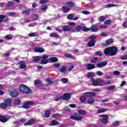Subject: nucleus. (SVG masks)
<instances>
[{"mask_svg": "<svg viewBox=\"0 0 127 127\" xmlns=\"http://www.w3.org/2000/svg\"><path fill=\"white\" fill-rule=\"evenodd\" d=\"M105 55H109V56H115L118 53V47L112 46L105 48L103 51Z\"/></svg>", "mask_w": 127, "mask_h": 127, "instance_id": "f257e3e1", "label": "nucleus"}, {"mask_svg": "<svg viewBox=\"0 0 127 127\" xmlns=\"http://www.w3.org/2000/svg\"><path fill=\"white\" fill-rule=\"evenodd\" d=\"M76 25V23L74 22H71L68 23V25H64L62 27L63 31H72V32H77V30L76 29H73V27Z\"/></svg>", "mask_w": 127, "mask_h": 127, "instance_id": "f03ea898", "label": "nucleus"}, {"mask_svg": "<svg viewBox=\"0 0 127 127\" xmlns=\"http://www.w3.org/2000/svg\"><path fill=\"white\" fill-rule=\"evenodd\" d=\"M19 90L23 95H28V94L32 93V90L24 84H21Z\"/></svg>", "mask_w": 127, "mask_h": 127, "instance_id": "7ed1b4c3", "label": "nucleus"}, {"mask_svg": "<svg viewBox=\"0 0 127 127\" xmlns=\"http://www.w3.org/2000/svg\"><path fill=\"white\" fill-rule=\"evenodd\" d=\"M4 103H1L0 105V108L1 109H6L7 107H9L11 106V99L10 98H8V99H5L4 100Z\"/></svg>", "mask_w": 127, "mask_h": 127, "instance_id": "20e7f679", "label": "nucleus"}, {"mask_svg": "<svg viewBox=\"0 0 127 127\" xmlns=\"http://www.w3.org/2000/svg\"><path fill=\"white\" fill-rule=\"evenodd\" d=\"M89 39L90 40V41L87 43V46L88 47H94L96 44V39H97V36H91L89 37Z\"/></svg>", "mask_w": 127, "mask_h": 127, "instance_id": "39448f33", "label": "nucleus"}, {"mask_svg": "<svg viewBox=\"0 0 127 127\" xmlns=\"http://www.w3.org/2000/svg\"><path fill=\"white\" fill-rule=\"evenodd\" d=\"M104 85V80L101 79H97L93 81L92 85L97 87V86H103Z\"/></svg>", "mask_w": 127, "mask_h": 127, "instance_id": "423d86ee", "label": "nucleus"}, {"mask_svg": "<svg viewBox=\"0 0 127 127\" xmlns=\"http://www.w3.org/2000/svg\"><path fill=\"white\" fill-rule=\"evenodd\" d=\"M32 105H34V102L32 101H26L24 103V105L22 106V108L23 109H29L30 108V106H32Z\"/></svg>", "mask_w": 127, "mask_h": 127, "instance_id": "0eeeda50", "label": "nucleus"}, {"mask_svg": "<svg viewBox=\"0 0 127 127\" xmlns=\"http://www.w3.org/2000/svg\"><path fill=\"white\" fill-rule=\"evenodd\" d=\"M100 117L103 118L102 119L100 120V122L102 124H107L109 122V116L107 115H101Z\"/></svg>", "mask_w": 127, "mask_h": 127, "instance_id": "6e6552de", "label": "nucleus"}, {"mask_svg": "<svg viewBox=\"0 0 127 127\" xmlns=\"http://www.w3.org/2000/svg\"><path fill=\"white\" fill-rule=\"evenodd\" d=\"M61 98L64 101H69L71 98V94L69 93H64L63 96H61Z\"/></svg>", "mask_w": 127, "mask_h": 127, "instance_id": "1a4fd4ad", "label": "nucleus"}, {"mask_svg": "<svg viewBox=\"0 0 127 127\" xmlns=\"http://www.w3.org/2000/svg\"><path fill=\"white\" fill-rule=\"evenodd\" d=\"M98 29L99 28H98V27H97V25H93L91 26L89 28V30H90V31H91L92 32H97Z\"/></svg>", "mask_w": 127, "mask_h": 127, "instance_id": "9d476101", "label": "nucleus"}, {"mask_svg": "<svg viewBox=\"0 0 127 127\" xmlns=\"http://www.w3.org/2000/svg\"><path fill=\"white\" fill-rule=\"evenodd\" d=\"M108 62H102V63L97 64H96L97 68H102V67H105L106 65H107Z\"/></svg>", "mask_w": 127, "mask_h": 127, "instance_id": "9b49d317", "label": "nucleus"}, {"mask_svg": "<svg viewBox=\"0 0 127 127\" xmlns=\"http://www.w3.org/2000/svg\"><path fill=\"white\" fill-rule=\"evenodd\" d=\"M60 125V123L56 120L52 121L51 123L49 124V126L50 127H53L55 126H59Z\"/></svg>", "mask_w": 127, "mask_h": 127, "instance_id": "f8f14e48", "label": "nucleus"}, {"mask_svg": "<svg viewBox=\"0 0 127 127\" xmlns=\"http://www.w3.org/2000/svg\"><path fill=\"white\" fill-rule=\"evenodd\" d=\"M70 119H72V120H74V121H82L83 120V117H79V116H70Z\"/></svg>", "mask_w": 127, "mask_h": 127, "instance_id": "ddd939ff", "label": "nucleus"}, {"mask_svg": "<svg viewBox=\"0 0 127 127\" xmlns=\"http://www.w3.org/2000/svg\"><path fill=\"white\" fill-rule=\"evenodd\" d=\"M8 121V118L5 117L3 115H0V122L1 123H6Z\"/></svg>", "mask_w": 127, "mask_h": 127, "instance_id": "4468645a", "label": "nucleus"}, {"mask_svg": "<svg viewBox=\"0 0 127 127\" xmlns=\"http://www.w3.org/2000/svg\"><path fill=\"white\" fill-rule=\"evenodd\" d=\"M35 120H34V119H31L27 122H26L24 124V126H30L31 125H33V124H35Z\"/></svg>", "mask_w": 127, "mask_h": 127, "instance_id": "2eb2a0df", "label": "nucleus"}, {"mask_svg": "<svg viewBox=\"0 0 127 127\" xmlns=\"http://www.w3.org/2000/svg\"><path fill=\"white\" fill-rule=\"evenodd\" d=\"M62 11L64 13H68L70 11V8L66 6H63L62 8Z\"/></svg>", "mask_w": 127, "mask_h": 127, "instance_id": "dca6fc26", "label": "nucleus"}, {"mask_svg": "<svg viewBox=\"0 0 127 127\" xmlns=\"http://www.w3.org/2000/svg\"><path fill=\"white\" fill-rule=\"evenodd\" d=\"M113 42H114V41H113V39H109L105 41V43L103 44V46H109V45H110V44H112Z\"/></svg>", "mask_w": 127, "mask_h": 127, "instance_id": "f3484780", "label": "nucleus"}, {"mask_svg": "<svg viewBox=\"0 0 127 127\" xmlns=\"http://www.w3.org/2000/svg\"><path fill=\"white\" fill-rule=\"evenodd\" d=\"M18 64L19 65H20L19 68H20L21 69H24L26 67V65L24 64V61H23L19 62Z\"/></svg>", "mask_w": 127, "mask_h": 127, "instance_id": "a211bd4d", "label": "nucleus"}, {"mask_svg": "<svg viewBox=\"0 0 127 127\" xmlns=\"http://www.w3.org/2000/svg\"><path fill=\"white\" fill-rule=\"evenodd\" d=\"M45 50L43 48L37 47L35 48V52H36V53H38V52H40V53H43Z\"/></svg>", "mask_w": 127, "mask_h": 127, "instance_id": "6ab92c4d", "label": "nucleus"}, {"mask_svg": "<svg viewBox=\"0 0 127 127\" xmlns=\"http://www.w3.org/2000/svg\"><path fill=\"white\" fill-rule=\"evenodd\" d=\"M95 68H96V66L94 64H88L87 65V69H88V70H92L95 69Z\"/></svg>", "mask_w": 127, "mask_h": 127, "instance_id": "aec40b11", "label": "nucleus"}, {"mask_svg": "<svg viewBox=\"0 0 127 127\" xmlns=\"http://www.w3.org/2000/svg\"><path fill=\"white\" fill-rule=\"evenodd\" d=\"M10 96L11 98H16L18 96V93L16 91H12L10 92Z\"/></svg>", "mask_w": 127, "mask_h": 127, "instance_id": "412c9836", "label": "nucleus"}, {"mask_svg": "<svg viewBox=\"0 0 127 127\" xmlns=\"http://www.w3.org/2000/svg\"><path fill=\"white\" fill-rule=\"evenodd\" d=\"M64 56L65 58H67V59H75V57L72 55H69L67 53H65L64 55Z\"/></svg>", "mask_w": 127, "mask_h": 127, "instance_id": "4be33fe9", "label": "nucleus"}, {"mask_svg": "<svg viewBox=\"0 0 127 127\" xmlns=\"http://www.w3.org/2000/svg\"><path fill=\"white\" fill-rule=\"evenodd\" d=\"M31 10V9L29 8L27 10H24L22 11V13L23 14H26V15H29L30 14V11Z\"/></svg>", "mask_w": 127, "mask_h": 127, "instance_id": "5701e85b", "label": "nucleus"}, {"mask_svg": "<svg viewBox=\"0 0 127 127\" xmlns=\"http://www.w3.org/2000/svg\"><path fill=\"white\" fill-rule=\"evenodd\" d=\"M108 109L107 108H101L98 109L97 113L98 114H102V113H105V112H107Z\"/></svg>", "mask_w": 127, "mask_h": 127, "instance_id": "b1692460", "label": "nucleus"}, {"mask_svg": "<svg viewBox=\"0 0 127 127\" xmlns=\"http://www.w3.org/2000/svg\"><path fill=\"white\" fill-rule=\"evenodd\" d=\"M49 60L54 63H55V62H58V59L56 57H51L49 58Z\"/></svg>", "mask_w": 127, "mask_h": 127, "instance_id": "393cba45", "label": "nucleus"}, {"mask_svg": "<svg viewBox=\"0 0 127 127\" xmlns=\"http://www.w3.org/2000/svg\"><path fill=\"white\" fill-rule=\"evenodd\" d=\"M66 4H67V5H68V6H70L71 7H74V6H76L75 3H74V2H72V1L67 2Z\"/></svg>", "mask_w": 127, "mask_h": 127, "instance_id": "a878e982", "label": "nucleus"}, {"mask_svg": "<svg viewBox=\"0 0 127 127\" xmlns=\"http://www.w3.org/2000/svg\"><path fill=\"white\" fill-rule=\"evenodd\" d=\"M20 103H21V101L20 99L14 100L13 105L15 106H18V105L20 104Z\"/></svg>", "mask_w": 127, "mask_h": 127, "instance_id": "bb28decb", "label": "nucleus"}, {"mask_svg": "<svg viewBox=\"0 0 127 127\" xmlns=\"http://www.w3.org/2000/svg\"><path fill=\"white\" fill-rule=\"evenodd\" d=\"M45 116H46V118H49L50 117V115H51V111L50 110L46 111L45 113Z\"/></svg>", "mask_w": 127, "mask_h": 127, "instance_id": "cd10ccee", "label": "nucleus"}, {"mask_svg": "<svg viewBox=\"0 0 127 127\" xmlns=\"http://www.w3.org/2000/svg\"><path fill=\"white\" fill-rule=\"evenodd\" d=\"M50 36H51V37H54V38H58V37H59V35L57 33H51L50 34Z\"/></svg>", "mask_w": 127, "mask_h": 127, "instance_id": "c85d7f7f", "label": "nucleus"}, {"mask_svg": "<svg viewBox=\"0 0 127 127\" xmlns=\"http://www.w3.org/2000/svg\"><path fill=\"white\" fill-rule=\"evenodd\" d=\"M41 57L36 56L33 58V62H37V61H39V60H41Z\"/></svg>", "mask_w": 127, "mask_h": 127, "instance_id": "c756f323", "label": "nucleus"}, {"mask_svg": "<svg viewBox=\"0 0 127 127\" xmlns=\"http://www.w3.org/2000/svg\"><path fill=\"white\" fill-rule=\"evenodd\" d=\"M75 29L76 30V32H80L82 29V27L81 25L77 26L75 27Z\"/></svg>", "mask_w": 127, "mask_h": 127, "instance_id": "7c9ffc66", "label": "nucleus"}, {"mask_svg": "<svg viewBox=\"0 0 127 127\" xmlns=\"http://www.w3.org/2000/svg\"><path fill=\"white\" fill-rule=\"evenodd\" d=\"M99 59L98 58H93L92 59L90 60V63H97V61Z\"/></svg>", "mask_w": 127, "mask_h": 127, "instance_id": "2f4dec72", "label": "nucleus"}, {"mask_svg": "<svg viewBox=\"0 0 127 127\" xmlns=\"http://www.w3.org/2000/svg\"><path fill=\"white\" fill-rule=\"evenodd\" d=\"M13 5V2L11 1H9L7 2L6 6V7H10V6H12Z\"/></svg>", "mask_w": 127, "mask_h": 127, "instance_id": "473e14b6", "label": "nucleus"}, {"mask_svg": "<svg viewBox=\"0 0 127 127\" xmlns=\"http://www.w3.org/2000/svg\"><path fill=\"white\" fill-rule=\"evenodd\" d=\"M77 113L79 115H86V111H85V110H78Z\"/></svg>", "mask_w": 127, "mask_h": 127, "instance_id": "72a5a7b5", "label": "nucleus"}, {"mask_svg": "<svg viewBox=\"0 0 127 127\" xmlns=\"http://www.w3.org/2000/svg\"><path fill=\"white\" fill-rule=\"evenodd\" d=\"M95 102V99L93 97H90L88 100V103L89 104H93Z\"/></svg>", "mask_w": 127, "mask_h": 127, "instance_id": "f704fd0d", "label": "nucleus"}, {"mask_svg": "<svg viewBox=\"0 0 127 127\" xmlns=\"http://www.w3.org/2000/svg\"><path fill=\"white\" fill-rule=\"evenodd\" d=\"M5 17H6V16L4 15H0V24L1 22H3V18H5Z\"/></svg>", "mask_w": 127, "mask_h": 127, "instance_id": "c9c22d12", "label": "nucleus"}, {"mask_svg": "<svg viewBox=\"0 0 127 127\" xmlns=\"http://www.w3.org/2000/svg\"><path fill=\"white\" fill-rule=\"evenodd\" d=\"M48 62H49L48 59H43V60L41 61L40 64H42V65H44V64H47Z\"/></svg>", "mask_w": 127, "mask_h": 127, "instance_id": "e433bc0d", "label": "nucleus"}, {"mask_svg": "<svg viewBox=\"0 0 127 127\" xmlns=\"http://www.w3.org/2000/svg\"><path fill=\"white\" fill-rule=\"evenodd\" d=\"M66 70H67L66 67L62 66V68L60 69V71L61 72V73H65Z\"/></svg>", "mask_w": 127, "mask_h": 127, "instance_id": "4c0bfd02", "label": "nucleus"}, {"mask_svg": "<svg viewBox=\"0 0 127 127\" xmlns=\"http://www.w3.org/2000/svg\"><path fill=\"white\" fill-rule=\"evenodd\" d=\"M80 101L81 103H85L86 101H87V99L85 97V96H81L80 98Z\"/></svg>", "mask_w": 127, "mask_h": 127, "instance_id": "58836bf2", "label": "nucleus"}, {"mask_svg": "<svg viewBox=\"0 0 127 127\" xmlns=\"http://www.w3.org/2000/svg\"><path fill=\"white\" fill-rule=\"evenodd\" d=\"M82 31H84V32H87V31H89L90 28H87V27L83 26L82 27Z\"/></svg>", "mask_w": 127, "mask_h": 127, "instance_id": "ea45409f", "label": "nucleus"}, {"mask_svg": "<svg viewBox=\"0 0 127 127\" xmlns=\"http://www.w3.org/2000/svg\"><path fill=\"white\" fill-rule=\"evenodd\" d=\"M61 117V115L59 114H54L52 115V118H60Z\"/></svg>", "mask_w": 127, "mask_h": 127, "instance_id": "a19ab883", "label": "nucleus"}, {"mask_svg": "<svg viewBox=\"0 0 127 127\" xmlns=\"http://www.w3.org/2000/svg\"><path fill=\"white\" fill-rule=\"evenodd\" d=\"M95 76V73L94 72H89L87 74V78H90V77H94Z\"/></svg>", "mask_w": 127, "mask_h": 127, "instance_id": "79ce46f5", "label": "nucleus"}, {"mask_svg": "<svg viewBox=\"0 0 127 127\" xmlns=\"http://www.w3.org/2000/svg\"><path fill=\"white\" fill-rule=\"evenodd\" d=\"M112 23V20H106L104 22V24L106 25L111 24Z\"/></svg>", "mask_w": 127, "mask_h": 127, "instance_id": "37998d69", "label": "nucleus"}, {"mask_svg": "<svg viewBox=\"0 0 127 127\" xmlns=\"http://www.w3.org/2000/svg\"><path fill=\"white\" fill-rule=\"evenodd\" d=\"M13 38V37L10 35H7L5 37V39H6L7 40H10V39H12Z\"/></svg>", "mask_w": 127, "mask_h": 127, "instance_id": "c03bdc74", "label": "nucleus"}, {"mask_svg": "<svg viewBox=\"0 0 127 127\" xmlns=\"http://www.w3.org/2000/svg\"><path fill=\"white\" fill-rule=\"evenodd\" d=\"M96 56H103V53L101 51H97L95 53Z\"/></svg>", "mask_w": 127, "mask_h": 127, "instance_id": "a18cd8bd", "label": "nucleus"}, {"mask_svg": "<svg viewBox=\"0 0 127 127\" xmlns=\"http://www.w3.org/2000/svg\"><path fill=\"white\" fill-rule=\"evenodd\" d=\"M42 83V81L41 80H39L38 79H36L35 80L34 82V85H37V84H39V85H40Z\"/></svg>", "mask_w": 127, "mask_h": 127, "instance_id": "49530a36", "label": "nucleus"}, {"mask_svg": "<svg viewBox=\"0 0 127 127\" xmlns=\"http://www.w3.org/2000/svg\"><path fill=\"white\" fill-rule=\"evenodd\" d=\"M62 82H63L64 84H66V83H68V79L66 78H63L61 79Z\"/></svg>", "mask_w": 127, "mask_h": 127, "instance_id": "de8ad7c7", "label": "nucleus"}, {"mask_svg": "<svg viewBox=\"0 0 127 127\" xmlns=\"http://www.w3.org/2000/svg\"><path fill=\"white\" fill-rule=\"evenodd\" d=\"M46 81L48 84H54V81H52L50 78H46Z\"/></svg>", "mask_w": 127, "mask_h": 127, "instance_id": "09e8293b", "label": "nucleus"}, {"mask_svg": "<svg viewBox=\"0 0 127 127\" xmlns=\"http://www.w3.org/2000/svg\"><path fill=\"white\" fill-rule=\"evenodd\" d=\"M47 8H48V7L46 5H43L41 7V10H46Z\"/></svg>", "mask_w": 127, "mask_h": 127, "instance_id": "8fccbe9b", "label": "nucleus"}, {"mask_svg": "<svg viewBox=\"0 0 127 127\" xmlns=\"http://www.w3.org/2000/svg\"><path fill=\"white\" fill-rule=\"evenodd\" d=\"M103 84L104 85H110V84H111V80H105V81H103Z\"/></svg>", "mask_w": 127, "mask_h": 127, "instance_id": "3c124183", "label": "nucleus"}, {"mask_svg": "<svg viewBox=\"0 0 127 127\" xmlns=\"http://www.w3.org/2000/svg\"><path fill=\"white\" fill-rule=\"evenodd\" d=\"M114 6H116V4L109 3L106 5V7H114Z\"/></svg>", "mask_w": 127, "mask_h": 127, "instance_id": "603ef678", "label": "nucleus"}, {"mask_svg": "<svg viewBox=\"0 0 127 127\" xmlns=\"http://www.w3.org/2000/svg\"><path fill=\"white\" fill-rule=\"evenodd\" d=\"M28 36L30 37H34V36H37V35H36V33H30L29 34Z\"/></svg>", "mask_w": 127, "mask_h": 127, "instance_id": "864d4df0", "label": "nucleus"}, {"mask_svg": "<svg viewBox=\"0 0 127 127\" xmlns=\"http://www.w3.org/2000/svg\"><path fill=\"white\" fill-rule=\"evenodd\" d=\"M114 127H119L120 126V121H116L113 123Z\"/></svg>", "mask_w": 127, "mask_h": 127, "instance_id": "5fc2aeb1", "label": "nucleus"}, {"mask_svg": "<svg viewBox=\"0 0 127 127\" xmlns=\"http://www.w3.org/2000/svg\"><path fill=\"white\" fill-rule=\"evenodd\" d=\"M95 96H96L95 92H89V97H90V98H92V97H95Z\"/></svg>", "mask_w": 127, "mask_h": 127, "instance_id": "6e6d98bb", "label": "nucleus"}, {"mask_svg": "<svg viewBox=\"0 0 127 127\" xmlns=\"http://www.w3.org/2000/svg\"><path fill=\"white\" fill-rule=\"evenodd\" d=\"M103 74L104 73H103V72H102L101 71H98L96 72V75L97 76H103Z\"/></svg>", "mask_w": 127, "mask_h": 127, "instance_id": "4d7b16f0", "label": "nucleus"}, {"mask_svg": "<svg viewBox=\"0 0 127 127\" xmlns=\"http://www.w3.org/2000/svg\"><path fill=\"white\" fill-rule=\"evenodd\" d=\"M73 18H74V15L71 14H69L67 17V19H72Z\"/></svg>", "mask_w": 127, "mask_h": 127, "instance_id": "13d9d810", "label": "nucleus"}, {"mask_svg": "<svg viewBox=\"0 0 127 127\" xmlns=\"http://www.w3.org/2000/svg\"><path fill=\"white\" fill-rule=\"evenodd\" d=\"M107 89L109 91H112V90H114L115 89V86L112 85V86H108Z\"/></svg>", "mask_w": 127, "mask_h": 127, "instance_id": "bf43d9fd", "label": "nucleus"}, {"mask_svg": "<svg viewBox=\"0 0 127 127\" xmlns=\"http://www.w3.org/2000/svg\"><path fill=\"white\" fill-rule=\"evenodd\" d=\"M105 19H106V18H105L103 16L99 17V21H101V22H102V21H105Z\"/></svg>", "mask_w": 127, "mask_h": 127, "instance_id": "052dcab7", "label": "nucleus"}, {"mask_svg": "<svg viewBox=\"0 0 127 127\" xmlns=\"http://www.w3.org/2000/svg\"><path fill=\"white\" fill-rule=\"evenodd\" d=\"M49 1V0H41L40 1V3H46Z\"/></svg>", "mask_w": 127, "mask_h": 127, "instance_id": "680f3d73", "label": "nucleus"}, {"mask_svg": "<svg viewBox=\"0 0 127 127\" xmlns=\"http://www.w3.org/2000/svg\"><path fill=\"white\" fill-rule=\"evenodd\" d=\"M73 69H74V65H70L69 67L67 68V71H71V70H73Z\"/></svg>", "mask_w": 127, "mask_h": 127, "instance_id": "e2e57ef3", "label": "nucleus"}, {"mask_svg": "<svg viewBox=\"0 0 127 127\" xmlns=\"http://www.w3.org/2000/svg\"><path fill=\"white\" fill-rule=\"evenodd\" d=\"M48 57H49V56H48L47 55H45L43 56L42 57H41V59H47V58H48Z\"/></svg>", "mask_w": 127, "mask_h": 127, "instance_id": "0e129e2a", "label": "nucleus"}, {"mask_svg": "<svg viewBox=\"0 0 127 127\" xmlns=\"http://www.w3.org/2000/svg\"><path fill=\"white\" fill-rule=\"evenodd\" d=\"M121 59V60H127V55L122 57Z\"/></svg>", "mask_w": 127, "mask_h": 127, "instance_id": "69168bd1", "label": "nucleus"}, {"mask_svg": "<svg viewBox=\"0 0 127 127\" xmlns=\"http://www.w3.org/2000/svg\"><path fill=\"white\" fill-rule=\"evenodd\" d=\"M123 27L127 28V21L124 22V23L123 24Z\"/></svg>", "mask_w": 127, "mask_h": 127, "instance_id": "338daca9", "label": "nucleus"}, {"mask_svg": "<svg viewBox=\"0 0 127 127\" xmlns=\"http://www.w3.org/2000/svg\"><path fill=\"white\" fill-rule=\"evenodd\" d=\"M114 75H120L121 74V72L119 71L116 70L114 71Z\"/></svg>", "mask_w": 127, "mask_h": 127, "instance_id": "774afa93", "label": "nucleus"}]
</instances>
